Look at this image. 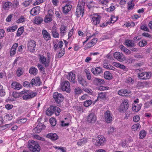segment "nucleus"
<instances>
[{"mask_svg": "<svg viewBox=\"0 0 152 152\" xmlns=\"http://www.w3.org/2000/svg\"><path fill=\"white\" fill-rule=\"evenodd\" d=\"M85 6V3L82 2H79L77 7L76 15L77 17H80L81 15L82 16L84 12V8Z\"/></svg>", "mask_w": 152, "mask_h": 152, "instance_id": "obj_1", "label": "nucleus"}, {"mask_svg": "<svg viewBox=\"0 0 152 152\" xmlns=\"http://www.w3.org/2000/svg\"><path fill=\"white\" fill-rule=\"evenodd\" d=\"M90 18L93 25H96L99 24L101 17L100 15L96 14L91 15Z\"/></svg>", "mask_w": 152, "mask_h": 152, "instance_id": "obj_2", "label": "nucleus"}, {"mask_svg": "<svg viewBox=\"0 0 152 152\" xmlns=\"http://www.w3.org/2000/svg\"><path fill=\"white\" fill-rule=\"evenodd\" d=\"M151 73L149 72H140L137 74V77L141 80H146L149 79L151 76Z\"/></svg>", "mask_w": 152, "mask_h": 152, "instance_id": "obj_3", "label": "nucleus"}, {"mask_svg": "<svg viewBox=\"0 0 152 152\" xmlns=\"http://www.w3.org/2000/svg\"><path fill=\"white\" fill-rule=\"evenodd\" d=\"M96 120V116L93 113H90L87 116V121L91 124H93Z\"/></svg>", "mask_w": 152, "mask_h": 152, "instance_id": "obj_4", "label": "nucleus"}, {"mask_svg": "<svg viewBox=\"0 0 152 152\" xmlns=\"http://www.w3.org/2000/svg\"><path fill=\"white\" fill-rule=\"evenodd\" d=\"M53 97L55 101L58 103H60L64 99V97L62 95L57 92L54 93Z\"/></svg>", "mask_w": 152, "mask_h": 152, "instance_id": "obj_5", "label": "nucleus"}, {"mask_svg": "<svg viewBox=\"0 0 152 152\" xmlns=\"http://www.w3.org/2000/svg\"><path fill=\"white\" fill-rule=\"evenodd\" d=\"M36 46L35 42L34 40H30L28 43V49L31 52H34L35 50Z\"/></svg>", "mask_w": 152, "mask_h": 152, "instance_id": "obj_6", "label": "nucleus"}, {"mask_svg": "<svg viewBox=\"0 0 152 152\" xmlns=\"http://www.w3.org/2000/svg\"><path fill=\"white\" fill-rule=\"evenodd\" d=\"M53 14V11L51 10L48 11L47 14L45 16L44 21L46 23H48L52 21V18Z\"/></svg>", "mask_w": 152, "mask_h": 152, "instance_id": "obj_7", "label": "nucleus"}, {"mask_svg": "<svg viewBox=\"0 0 152 152\" xmlns=\"http://www.w3.org/2000/svg\"><path fill=\"white\" fill-rule=\"evenodd\" d=\"M114 57L118 61L122 62L124 61L126 58L125 56L122 53L119 52H115L113 55Z\"/></svg>", "mask_w": 152, "mask_h": 152, "instance_id": "obj_8", "label": "nucleus"}, {"mask_svg": "<svg viewBox=\"0 0 152 152\" xmlns=\"http://www.w3.org/2000/svg\"><path fill=\"white\" fill-rule=\"evenodd\" d=\"M61 88L63 91H66L67 92H69L70 91V84L67 81L63 82L61 84Z\"/></svg>", "mask_w": 152, "mask_h": 152, "instance_id": "obj_9", "label": "nucleus"}, {"mask_svg": "<svg viewBox=\"0 0 152 152\" xmlns=\"http://www.w3.org/2000/svg\"><path fill=\"white\" fill-rule=\"evenodd\" d=\"M39 61L40 62L43 64L45 67H47L49 66L50 61L49 60L47 59L43 55H39Z\"/></svg>", "mask_w": 152, "mask_h": 152, "instance_id": "obj_10", "label": "nucleus"}, {"mask_svg": "<svg viewBox=\"0 0 152 152\" xmlns=\"http://www.w3.org/2000/svg\"><path fill=\"white\" fill-rule=\"evenodd\" d=\"M104 120L107 123H110L112 120L113 115L110 112L109 110H107L104 114Z\"/></svg>", "mask_w": 152, "mask_h": 152, "instance_id": "obj_11", "label": "nucleus"}, {"mask_svg": "<svg viewBox=\"0 0 152 152\" xmlns=\"http://www.w3.org/2000/svg\"><path fill=\"white\" fill-rule=\"evenodd\" d=\"M95 140H96L95 145L99 146L102 145L106 140L104 137L101 136H98Z\"/></svg>", "mask_w": 152, "mask_h": 152, "instance_id": "obj_12", "label": "nucleus"}, {"mask_svg": "<svg viewBox=\"0 0 152 152\" xmlns=\"http://www.w3.org/2000/svg\"><path fill=\"white\" fill-rule=\"evenodd\" d=\"M30 142H29V144L28 145V147L29 150L33 152H35L36 151H39L40 150V147L39 145H37V149H36L35 148V144H34V143H32V140Z\"/></svg>", "mask_w": 152, "mask_h": 152, "instance_id": "obj_13", "label": "nucleus"}, {"mask_svg": "<svg viewBox=\"0 0 152 152\" xmlns=\"http://www.w3.org/2000/svg\"><path fill=\"white\" fill-rule=\"evenodd\" d=\"M45 128V126L42 123L39 124L37 126L33 129V131L36 133H40L41 130Z\"/></svg>", "mask_w": 152, "mask_h": 152, "instance_id": "obj_14", "label": "nucleus"}, {"mask_svg": "<svg viewBox=\"0 0 152 152\" xmlns=\"http://www.w3.org/2000/svg\"><path fill=\"white\" fill-rule=\"evenodd\" d=\"M37 92H31L27 95H24L22 97L23 100H27L37 96Z\"/></svg>", "mask_w": 152, "mask_h": 152, "instance_id": "obj_15", "label": "nucleus"}, {"mask_svg": "<svg viewBox=\"0 0 152 152\" xmlns=\"http://www.w3.org/2000/svg\"><path fill=\"white\" fill-rule=\"evenodd\" d=\"M40 10V7L36 6L31 10L30 11V13L32 15H35L39 13Z\"/></svg>", "mask_w": 152, "mask_h": 152, "instance_id": "obj_16", "label": "nucleus"}, {"mask_svg": "<svg viewBox=\"0 0 152 152\" xmlns=\"http://www.w3.org/2000/svg\"><path fill=\"white\" fill-rule=\"evenodd\" d=\"M51 33L53 37L55 38H58L59 37V35L57 31L56 27L53 26L52 28Z\"/></svg>", "mask_w": 152, "mask_h": 152, "instance_id": "obj_17", "label": "nucleus"}, {"mask_svg": "<svg viewBox=\"0 0 152 152\" xmlns=\"http://www.w3.org/2000/svg\"><path fill=\"white\" fill-rule=\"evenodd\" d=\"M72 6L71 5L67 4L66 5L63 7L62 8L63 12L64 14L68 13L72 8Z\"/></svg>", "mask_w": 152, "mask_h": 152, "instance_id": "obj_18", "label": "nucleus"}, {"mask_svg": "<svg viewBox=\"0 0 152 152\" xmlns=\"http://www.w3.org/2000/svg\"><path fill=\"white\" fill-rule=\"evenodd\" d=\"M42 34L43 35V38L46 40L47 41L50 39V34L46 30H43Z\"/></svg>", "mask_w": 152, "mask_h": 152, "instance_id": "obj_19", "label": "nucleus"}, {"mask_svg": "<svg viewBox=\"0 0 152 152\" xmlns=\"http://www.w3.org/2000/svg\"><path fill=\"white\" fill-rule=\"evenodd\" d=\"M40 80L38 77L35 79H32L31 81V85L33 86L34 85L39 86L40 84Z\"/></svg>", "mask_w": 152, "mask_h": 152, "instance_id": "obj_20", "label": "nucleus"}, {"mask_svg": "<svg viewBox=\"0 0 152 152\" xmlns=\"http://www.w3.org/2000/svg\"><path fill=\"white\" fill-rule=\"evenodd\" d=\"M18 47V43H15L14 44L12 47L11 50L10 55V56H13L16 53V48Z\"/></svg>", "mask_w": 152, "mask_h": 152, "instance_id": "obj_21", "label": "nucleus"}, {"mask_svg": "<svg viewBox=\"0 0 152 152\" xmlns=\"http://www.w3.org/2000/svg\"><path fill=\"white\" fill-rule=\"evenodd\" d=\"M47 137L50 139L52 140H55L58 138V136L56 134L53 133H50L47 134Z\"/></svg>", "mask_w": 152, "mask_h": 152, "instance_id": "obj_22", "label": "nucleus"}, {"mask_svg": "<svg viewBox=\"0 0 152 152\" xmlns=\"http://www.w3.org/2000/svg\"><path fill=\"white\" fill-rule=\"evenodd\" d=\"M75 74L72 72L68 73V75L67 76V78L71 82L73 83L75 82Z\"/></svg>", "mask_w": 152, "mask_h": 152, "instance_id": "obj_23", "label": "nucleus"}, {"mask_svg": "<svg viewBox=\"0 0 152 152\" xmlns=\"http://www.w3.org/2000/svg\"><path fill=\"white\" fill-rule=\"evenodd\" d=\"M11 87L13 89L18 90L21 88L22 86L20 83L15 81L12 83Z\"/></svg>", "mask_w": 152, "mask_h": 152, "instance_id": "obj_24", "label": "nucleus"}, {"mask_svg": "<svg viewBox=\"0 0 152 152\" xmlns=\"http://www.w3.org/2000/svg\"><path fill=\"white\" fill-rule=\"evenodd\" d=\"M129 93V91L126 89H121L118 91V94L122 96H126Z\"/></svg>", "mask_w": 152, "mask_h": 152, "instance_id": "obj_25", "label": "nucleus"}, {"mask_svg": "<svg viewBox=\"0 0 152 152\" xmlns=\"http://www.w3.org/2000/svg\"><path fill=\"white\" fill-rule=\"evenodd\" d=\"M102 71V69L99 67L93 68L91 70L92 73L95 75H97L98 74L100 73Z\"/></svg>", "mask_w": 152, "mask_h": 152, "instance_id": "obj_26", "label": "nucleus"}, {"mask_svg": "<svg viewBox=\"0 0 152 152\" xmlns=\"http://www.w3.org/2000/svg\"><path fill=\"white\" fill-rule=\"evenodd\" d=\"M119 47L121 50L122 51L124 52L126 55H129L131 54V51L129 49L126 48L123 45H120Z\"/></svg>", "mask_w": 152, "mask_h": 152, "instance_id": "obj_27", "label": "nucleus"}, {"mask_svg": "<svg viewBox=\"0 0 152 152\" xmlns=\"http://www.w3.org/2000/svg\"><path fill=\"white\" fill-rule=\"evenodd\" d=\"M43 20V19L41 17L36 16L34 18V21L35 24L39 25L42 22Z\"/></svg>", "mask_w": 152, "mask_h": 152, "instance_id": "obj_28", "label": "nucleus"}, {"mask_svg": "<svg viewBox=\"0 0 152 152\" xmlns=\"http://www.w3.org/2000/svg\"><path fill=\"white\" fill-rule=\"evenodd\" d=\"M132 110L136 112L138 111L141 108L140 105L138 104H135L134 103L132 104Z\"/></svg>", "mask_w": 152, "mask_h": 152, "instance_id": "obj_29", "label": "nucleus"}, {"mask_svg": "<svg viewBox=\"0 0 152 152\" xmlns=\"http://www.w3.org/2000/svg\"><path fill=\"white\" fill-rule=\"evenodd\" d=\"M125 43L128 47H133L135 46V44L134 42L129 39L126 40Z\"/></svg>", "mask_w": 152, "mask_h": 152, "instance_id": "obj_30", "label": "nucleus"}, {"mask_svg": "<svg viewBox=\"0 0 152 152\" xmlns=\"http://www.w3.org/2000/svg\"><path fill=\"white\" fill-rule=\"evenodd\" d=\"M67 27L64 25H61L60 28V34L61 36H63L66 33Z\"/></svg>", "mask_w": 152, "mask_h": 152, "instance_id": "obj_31", "label": "nucleus"}, {"mask_svg": "<svg viewBox=\"0 0 152 152\" xmlns=\"http://www.w3.org/2000/svg\"><path fill=\"white\" fill-rule=\"evenodd\" d=\"M112 76L111 74L109 72H105L104 73V77L107 80H109L112 79Z\"/></svg>", "mask_w": 152, "mask_h": 152, "instance_id": "obj_32", "label": "nucleus"}, {"mask_svg": "<svg viewBox=\"0 0 152 152\" xmlns=\"http://www.w3.org/2000/svg\"><path fill=\"white\" fill-rule=\"evenodd\" d=\"M53 113H55L56 116H58L59 114V113L61 111L60 108L58 107L53 106Z\"/></svg>", "mask_w": 152, "mask_h": 152, "instance_id": "obj_33", "label": "nucleus"}, {"mask_svg": "<svg viewBox=\"0 0 152 152\" xmlns=\"http://www.w3.org/2000/svg\"><path fill=\"white\" fill-rule=\"evenodd\" d=\"M29 72L31 74L36 75L38 72V70L34 67H32L29 69Z\"/></svg>", "mask_w": 152, "mask_h": 152, "instance_id": "obj_34", "label": "nucleus"}, {"mask_svg": "<svg viewBox=\"0 0 152 152\" xmlns=\"http://www.w3.org/2000/svg\"><path fill=\"white\" fill-rule=\"evenodd\" d=\"M53 106H51L48 108L46 111V113L48 115H51L53 113Z\"/></svg>", "mask_w": 152, "mask_h": 152, "instance_id": "obj_35", "label": "nucleus"}, {"mask_svg": "<svg viewBox=\"0 0 152 152\" xmlns=\"http://www.w3.org/2000/svg\"><path fill=\"white\" fill-rule=\"evenodd\" d=\"M127 106L123 105V104H121L119 108V111L120 112L125 111L128 108Z\"/></svg>", "mask_w": 152, "mask_h": 152, "instance_id": "obj_36", "label": "nucleus"}, {"mask_svg": "<svg viewBox=\"0 0 152 152\" xmlns=\"http://www.w3.org/2000/svg\"><path fill=\"white\" fill-rule=\"evenodd\" d=\"M141 127V126L139 124H135L132 126V129L134 131H135L137 129L139 130Z\"/></svg>", "mask_w": 152, "mask_h": 152, "instance_id": "obj_37", "label": "nucleus"}, {"mask_svg": "<svg viewBox=\"0 0 152 152\" xmlns=\"http://www.w3.org/2000/svg\"><path fill=\"white\" fill-rule=\"evenodd\" d=\"M73 107L78 112L82 111V112H83V107L82 106H80V105H77L76 106H74Z\"/></svg>", "mask_w": 152, "mask_h": 152, "instance_id": "obj_38", "label": "nucleus"}, {"mask_svg": "<svg viewBox=\"0 0 152 152\" xmlns=\"http://www.w3.org/2000/svg\"><path fill=\"white\" fill-rule=\"evenodd\" d=\"M147 44V41L143 39L139 42V45L140 47H143L145 46Z\"/></svg>", "mask_w": 152, "mask_h": 152, "instance_id": "obj_39", "label": "nucleus"}, {"mask_svg": "<svg viewBox=\"0 0 152 152\" xmlns=\"http://www.w3.org/2000/svg\"><path fill=\"white\" fill-rule=\"evenodd\" d=\"M5 94L4 90L3 89V86L0 84V96H3Z\"/></svg>", "mask_w": 152, "mask_h": 152, "instance_id": "obj_40", "label": "nucleus"}, {"mask_svg": "<svg viewBox=\"0 0 152 152\" xmlns=\"http://www.w3.org/2000/svg\"><path fill=\"white\" fill-rule=\"evenodd\" d=\"M78 82L83 86H85L86 85V81L83 78L79 77L78 78Z\"/></svg>", "mask_w": 152, "mask_h": 152, "instance_id": "obj_41", "label": "nucleus"}, {"mask_svg": "<svg viewBox=\"0 0 152 152\" xmlns=\"http://www.w3.org/2000/svg\"><path fill=\"white\" fill-rule=\"evenodd\" d=\"M111 20L109 21L110 23H113L116 21L118 19V17L117 16L115 17L114 15H111Z\"/></svg>", "mask_w": 152, "mask_h": 152, "instance_id": "obj_42", "label": "nucleus"}, {"mask_svg": "<svg viewBox=\"0 0 152 152\" xmlns=\"http://www.w3.org/2000/svg\"><path fill=\"white\" fill-rule=\"evenodd\" d=\"M27 120L26 118L21 119L17 120L16 123L19 124H24L27 121Z\"/></svg>", "mask_w": 152, "mask_h": 152, "instance_id": "obj_43", "label": "nucleus"}, {"mask_svg": "<svg viewBox=\"0 0 152 152\" xmlns=\"http://www.w3.org/2000/svg\"><path fill=\"white\" fill-rule=\"evenodd\" d=\"M87 141L86 140L83 139H81L77 142V145L78 146H80L85 143Z\"/></svg>", "mask_w": 152, "mask_h": 152, "instance_id": "obj_44", "label": "nucleus"}, {"mask_svg": "<svg viewBox=\"0 0 152 152\" xmlns=\"http://www.w3.org/2000/svg\"><path fill=\"white\" fill-rule=\"evenodd\" d=\"M50 123L53 126H55L56 124V120L54 118H51L49 120Z\"/></svg>", "mask_w": 152, "mask_h": 152, "instance_id": "obj_45", "label": "nucleus"}, {"mask_svg": "<svg viewBox=\"0 0 152 152\" xmlns=\"http://www.w3.org/2000/svg\"><path fill=\"white\" fill-rule=\"evenodd\" d=\"M92 103L91 101L90 100H86L84 102V106L88 107Z\"/></svg>", "mask_w": 152, "mask_h": 152, "instance_id": "obj_46", "label": "nucleus"}, {"mask_svg": "<svg viewBox=\"0 0 152 152\" xmlns=\"http://www.w3.org/2000/svg\"><path fill=\"white\" fill-rule=\"evenodd\" d=\"M125 82L130 84H132L133 83L134 81L131 77H129L126 78Z\"/></svg>", "mask_w": 152, "mask_h": 152, "instance_id": "obj_47", "label": "nucleus"}, {"mask_svg": "<svg viewBox=\"0 0 152 152\" xmlns=\"http://www.w3.org/2000/svg\"><path fill=\"white\" fill-rule=\"evenodd\" d=\"M12 3L9 1L5 2L4 4L3 8L4 9L6 10L9 8L10 4Z\"/></svg>", "mask_w": 152, "mask_h": 152, "instance_id": "obj_48", "label": "nucleus"}, {"mask_svg": "<svg viewBox=\"0 0 152 152\" xmlns=\"http://www.w3.org/2000/svg\"><path fill=\"white\" fill-rule=\"evenodd\" d=\"M146 134V133L145 131L142 130L140 132V138L142 139L144 137Z\"/></svg>", "mask_w": 152, "mask_h": 152, "instance_id": "obj_49", "label": "nucleus"}, {"mask_svg": "<svg viewBox=\"0 0 152 152\" xmlns=\"http://www.w3.org/2000/svg\"><path fill=\"white\" fill-rule=\"evenodd\" d=\"M82 90L79 87H77L75 89V92L76 94H80L82 92Z\"/></svg>", "mask_w": 152, "mask_h": 152, "instance_id": "obj_50", "label": "nucleus"}, {"mask_svg": "<svg viewBox=\"0 0 152 152\" xmlns=\"http://www.w3.org/2000/svg\"><path fill=\"white\" fill-rule=\"evenodd\" d=\"M109 2V0H99V3L100 4L106 5Z\"/></svg>", "mask_w": 152, "mask_h": 152, "instance_id": "obj_51", "label": "nucleus"}, {"mask_svg": "<svg viewBox=\"0 0 152 152\" xmlns=\"http://www.w3.org/2000/svg\"><path fill=\"white\" fill-rule=\"evenodd\" d=\"M105 94L104 92H101L98 94V98L103 99L105 97Z\"/></svg>", "mask_w": 152, "mask_h": 152, "instance_id": "obj_52", "label": "nucleus"}, {"mask_svg": "<svg viewBox=\"0 0 152 152\" xmlns=\"http://www.w3.org/2000/svg\"><path fill=\"white\" fill-rule=\"evenodd\" d=\"M32 0H28V1H25L23 2V4L25 7H27L29 5L30 3H32Z\"/></svg>", "mask_w": 152, "mask_h": 152, "instance_id": "obj_53", "label": "nucleus"}, {"mask_svg": "<svg viewBox=\"0 0 152 152\" xmlns=\"http://www.w3.org/2000/svg\"><path fill=\"white\" fill-rule=\"evenodd\" d=\"M25 21V18L23 16H21L20 18L16 21L17 23H20L24 22Z\"/></svg>", "mask_w": 152, "mask_h": 152, "instance_id": "obj_54", "label": "nucleus"}, {"mask_svg": "<svg viewBox=\"0 0 152 152\" xmlns=\"http://www.w3.org/2000/svg\"><path fill=\"white\" fill-rule=\"evenodd\" d=\"M23 86L25 87H30L32 85H31V82H29L28 81H26L23 82Z\"/></svg>", "mask_w": 152, "mask_h": 152, "instance_id": "obj_55", "label": "nucleus"}, {"mask_svg": "<svg viewBox=\"0 0 152 152\" xmlns=\"http://www.w3.org/2000/svg\"><path fill=\"white\" fill-rule=\"evenodd\" d=\"M17 27L16 26H13L10 27L9 29H7V31L8 32H13L17 29Z\"/></svg>", "mask_w": 152, "mask_h": 152, "instance_id": "obj_56", "label": "nucleus"}, {"mask_svg": "<svg viewBox=\"0 0 152 152\" xmlns=\"http://www.w3.org/2000/svg\"><path fill=\"white\" fill-rule=\"evenodd\" d=\"M128 100L127 99H124L122 101V103L121 104H123V105H124L126 106H127V107H129V104H128Z\"/></svg>", "mask_w": 152, "mask_h": 152, "instance_id": "obj_57", "label": "nucleus"}, {"mask_svg": "<svg viewBox=\"0 0 152 152\" xmlns=\"http://www.w3.org/2000/svg\"><path fill=\"white\" fill-rule=\"evenodd\" d=\"M23 32V28H19L17 33V36H20Z\"/></svg>", "mask_w": 152, "mask_h": 152, "instance_id": "obj_58", "label": "nucleus"}, {"mask_svg": "<svg viewBox=\"0 0 152 152\" xmlns=\"http://www.w3.org/2000/svg\"><path fill=\"white\" fill-rule=\"evenodd\" d=\"M140 119V117L138 115H134L133 118V120L134 122H138Z\"/></svg>", "mask_w": 152, "mask_h": 152, "instance_id": "obj_59", "label": "nucleus"}, {"mask_svg": "<svg viewBox=\"0 0 152 152\" xmlns=\"http://www.w3.org/2000/svg\"><path fill=\"white\" fill-rule=\"evenodd\" d=\"M133 6L134 5L132 4V1H131L128 3V9L129 10L132 9L133 7Z\"/></svg>", "mask_w": 152, "mask_h": 152, "instance_id": "obj_60", "label": "nucleus"}, {"mask_svg": "<svg viewBox=\"0 0 152 152\" xmlns=\"http://www.w3.org/2000/svg\"><path fill=\"white\" fill-rule=\"evenodd\" d=\"M43 2V0H37L35 1L33 5L34 6L37 5Z\"/></svg>", "mask_w": 152, "mask_h": 152, "instance_id": "obj_61", "label": "nucleus"}, {"mask_svg": "<svg viewBox=\"0 0 152 152\" xmlns=\"http://www.w3.org/2000/svg\"><path fill=\"white\" fill-rule=\"evenodd\" d=\"M34 137L35 139L38 140H41L42 141H44L45 140L44 138L37 135H34Z\"/></svg>", "mask_w": 152, "mask_h": 152, "instance_id": "obj_62", "label": "nucleus"}, {"mask_svg": "<svg viewBox=\"0 0 152 152\" xmlns=\"http://www.w3.org/2000/svg\"><path fill=\"white\" fill-rule=\"evenodd\" d=\"M95 80L101 84H103L104 83V80L102 79L96 78Z\"/></svg>", "mask_w": 152, "mask_h": 152, "instance_id": "obj_63", "label": "nucleus"}, {"mask_svg": "<svg viewBox=\"0 0 152 152\" xmlns=\"http://www.w3.org/2000/svg\"><path fill=\"white\" fill-rule=\"evenodd\" d=\"M115 130L116 129L114 127H110L108 131V133L109 134H112V133L114 132H115Z\"/></svg>", "mask_w": 152, "mask_h": 152, "instance_id": "obj_64", "label": "nucleus"}]
</instances>
